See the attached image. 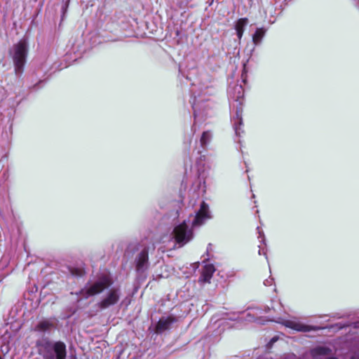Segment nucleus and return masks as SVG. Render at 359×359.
<instances>
[{
  "label": "nucleus",
  "instance_id": "obj_16",
  "mask_svg": "<svg viewBox=\"0 0 359 359\" xmlns=\"http://www.w3.org/2000/svg\"><path fill=\"white\" fill-rule=\"evenodd\" d=\"M69 3H70V0H62V6H61L62 20H63L65 18V15L67 11Z\"/></svg>",
  "mask_w": 359,
  "mask_h": 359
},
{
  "label": "nucleus",
  "instance_id": "obj_8",
  "mask_svg": "<svg viewBox=\"0 0 359 359\" xmlns=\"http://www.w3.org/2000/svg\"><path fill=\"white\" fill-rule=\"evenodd\" d=\"M215 271V268L212 264H205L203 269L201 276L199 278V281L202 283H209Z\"/></svg>",
  "mask_w": 359,
  "mask_h": 359
},
{
  "label": "nucleus",
  "instance_id": "obj_6",
  "mask_svg": "<svg viewBox=\"0 0 359 359\" xmlns=\"http://www.w3.org/2000/svg\"><path fill=\"white\" fill-rule=\"evenodd\" d=\"M149 255L147 249L142 250L136 258V269L138 272L145 271L149 266Z\"/></svg>",
  "mask_w": 359,
  "mask_h": 359
},
{
  "label": "nucleus",
  "instance_id": "obj_2",
  "mask_svg": "<svg viewBox=\"0 0 359 359\" xmlns=\"http://www.w3.org/2000/svg\"><path fill=\"white\" fill-rule=\"evenodd\" d=\"M210 218L211 212L209 209V205L205 202L203 201L201 203L200 208L196 212L194 219L191 222V224H190L189 219L188 221L184 220L173 229L172 235L176 243L179 245V247H182L193 239V227L203 225L205 222Z\"/></svg>",
  "mask_w": 359,
  "mask_h": 359
},
{
  "label": "nucleus",
  "instance_id": "obj_22",
  "mask_svg": "<svg viewBox=\"0 0 359 359\" xmlns=\"http://www.w3.org/2000/svg\"><path fill=\"white\" fill-rule=\"evenodd\" d=\"M351 359H359V354H355L351 357Z\"/></svg>",
  "mask_w": 359,
  "mask_h": 359
},
{
  "label": "nucleus",
  "instance_id": "obj_10",
  "mask_svg": "<svg viewBox=\"0 0 359 359\" xmlns=\"http://www.w3.org/2000/svg\"><path fill=\"white\" fill-rule=\"evenodd\" d=\"M53 325V323L47 320L40 321L34 328V330L39 332H46L49 331Z\"/></svg>",
  "mask_w": 359,
  "mask_h": 359
},
{
  "label": "nucleus",
  "instance_id": "obj_12",
  "mask_svg": "<svg viewBox=\"0 0 359 359\" xmlns=\"http://www.w3.org/2000/svg\"><path fill=\"white\" fill-rule=\"evenodd\" d=\"M233 90L237 93V95H233L232 99L238 102L239 105H241L243 97V89L241 86L237 85L234 87Z\"/></svg>",
  "mask_w": 359,
  "mask_h": 359
},
{
  "label": "nucleus",
  "instance_id": "obj_13",
  "mask_svg": "<svg viewBox=\"0 0 359 359\" xmlns=\"http://www.w3.org/2000/svg\"><path fill=\"white\" fill-rule=\"evenodd\" d=\"M212 140V133L210 131L203 133L200 139V143L202 147L205 148Z\"/></svg>",
  "mask_w": 359,
  "mask_h": 359
},
{
  "label": "nucleus",
  "instance_id": "obj_11",
  "mask_svg": "<svg viewBox=\"0 0 359 359\" xmlns=\"http://www.w3.org/2000/svg\"><path fill=\"white\" fill-rule=\"evenodd\" d=\"M266 29L264 28H257L255 34L252 36V41L255 46L261 43L262 39L264 38Z\"/></svg>",
  "mask_w": 359,
  "mask_h": 359
},
{
  "label": "nucleus",
  "instance_id": "obj_5",
  "mask_svg": "<svg viewBox=\"0 0 359 359\" xmlns=\"http://www.w3.org/2000/svg\"><path fill=\"white\" fill-rule=\"evenodd\" d=\"M281 324L294 330L302 332H307L318 330L320 328L316 326L307 325L294 320H283Z\"/></svg>",
  "mask_w": 359,
  "mask_h": 359
},
{
  "label": "nucleus",
  "instance_id": "obj_26",
  "mask_svg": "<svg viewBox=\"0 0 359 359\" xmlns=\"http://www.w3.org/2000/svg\"><path fill=\"white\" fill-rule=\"evenodd\" d=\"M0 359H3V358L0 356Z\"/></svg>",
  "mask_w": 359,
  "mask_h": 359
},
{
  "label": "nucleus",
  "instance_id": "obj_3",
  "mask_svg": "<svg viewBox=\"0 0 359 359\" xmlns=\"http://www.w3.org/2000/svg\"><path fill=\"white\" fill-rule=\"evenodd\" d=\"M36 346L43 359H66L67 346L61 341H52L47 338L38 340Z\"/></svg>",
  "mask_w": 359,
  "mask_h": 359
},
{
  "label": "nucleus",
  "instance_id": "obj_18",
  "mask_svg": "<svg viewBox=\"0 0 359 359\" xmlns=\"http://www.w3.org/2000/svg\"><path fill=\"white\" fill-rule=\"evenodd\" d=\"M192 108L194 109V116L196 120L200 116V114L197 111V104L195 102L192 104Z\"/></svg>",
  "mask_w": 359,
  "mask_h": 359
},
{
  "label": "nucleus",
  "instance_id": "obj_1",
  "mask_svg": "<svg viewBox=\"0 0 359 359\" xmlns=\"http://www.w3.org/2000/svg\"><path fill=\"white\" fill-rule=\"evenodd\" d=\"M111 284L112 282L109 278L103 277L83 289L81 293L84 298H88L104 292L97 306L104 310L116 304L121 297V289L118 287H110Z\"/></svg>",
  "mask_w": 359,
  "mask_h": 359
},
{
  "label": "nucleus",
  "instance_id": "obj_17",
  "mask_svg": "<svg viewBox=\"0 0 359 359\" xmlns=\"http://www.w3.org/2000/svg\"><path fill=\"white\" fill-rule=\"evenodd\" d=\"M328 349L325 347H319L315 349V352L319 355H324Z\"/></svg>",
  "mask_w": 359,
  "mask_h": 359
},
{
  "label": "nucleus",
  "instance_id": "obj_7",
  "mask_svg": "<svg viewBox=\"0 0 359 359\" xmlns=\"http://www.w3.org/2000/svg\"><path fill=\"white\" fill-rule=\"evenodd\" d=\"M176 321V318L173 316H168L161 318L156 326V331L157 333H162L164 331L170 329L172 325Z\"/></svg>",
  "mask_w": 359,
  "mask_h": 359
},
{
  "label": "nucleus",
  "instance_id": "obj_19",
  "mask_svg": "<svg viewBox=\"0 0 359 359\" xmlns=\"http://www.w3.org/2000/svg\"><path fill=\"white\" fill-rule=\"evenodd\" d=\"M273 282V278H269V279H266L264 280V284L266 286H269V285H272Z\"/></svg>",
  "mask_w": 359,
  "mask_h": 359
},
{
  "label": "nucleus",
  "instance_id": "obj_14",
  "mask_svg": "<svg viewBox=\"0 0 359 359\" xmlns=\"http://www.w3.org/2000/svg\"><path fill=\"white\" fill-rule=\"evenodd\" d=\"M248 23V20L246 18H240L236 24L235 29L236 30H243L244 32L245 26Z\"/></svg>",
  "mask_w": 359,
  "mask_h": 359
},
{
  "label": "nucleus",
  "instance_id": "obj_4",
  "mask_svg": "<svg viewBox=\"0 0 359 359\" xmlns=\"http://www.w3.org/2000/svg\"><path fill=\"white\" fill-rule=\"evenodd\" d=\"M27 52L28 45L25 40H21L17 44H15L10 52L17 76L21 75L23 72Z\"/></svg>",
  "mask_w": 359,
  "mask_h": 359
},
{
  "label": "nucleus",
  "instance_id": "obj_9",
  "mask_svg": "<svg viewBox=\"0 0 359 359\" xmlns=\"http://www.w3.org/2000/svg\"><path fill=\"white\" fill-rule=\"evenodd\" d=\"M233 124L236 134L240 135V126L243 124L241 107H236V115L233 117Z\"/></svg>",
  "mask_w": 359,
  "mask_h": 359
},
{
  "label": "nucleus",
  "instance_id": "obj_15",
  "mask_svg": "<svg viewBox=\"0 0 359 359\" xmlns=\"http://www.w3.org/2000/svg\"><path fill=\"white\" fill-rule=\"evenodd\" d=\"M229 319H231V320H245L248 321V322H252V321L255 320V318L251 313H247L245 315V316H242V317H238V316L236 318H230Z\"/></svg>",
  "mask_w": 359,
  "mask_h": 359
},
{
  "label": "nucleus",
  "instance_id": "obj_20",
  "mask_svg": "<svg viewBox=\"0 0 359 359\" xmlns=\"http://www.w3.org/2000/svg\"><path fill=\"white\" fill-rule=\"evenodd\" d=\"M236 34H237V36L239 39V41L241 39L242 36H243V30H236Z\"/></svg>",
  "mask_w": 359,
  "mask_h": 359
},
{
  "label": "nucleus",
  "instance_id": "obj_24",
  "mask_svg": "<svg viewBox=\"0 0 359 359\" xmlns=\"http://www.w3.org/2000/svg\"><path fill=\"white\" fill-rule=\"evenodd\" d=\"M245 67H246V65H245V64H244V65H243V70H244V71L245 70Z\"/></svg>",
  "mask_w": 359,
  "mask_h": 359
},
{
  "label": "nucleus",
  "instance_id": "obj_21",
  "mask_svg": "<svg viewBox=\"0 0 359 359\" xmlns=\"http://www.w3.org/2000/svg\"><path fill=\"white\" fill-rule=\"evenodd\" d=\"M259 255L263 254L264 255H266V252L264 251V249H262L260 246H259Z\"/></svg>",
  "mask_w": 359,
  "mask_h": 359
},
{
  "label": "nucleus",
  "instance_id": "obj_25",
  "mask_svg": "<svg viewBox=\"0 0 359 359\" xmlns=\"http://www.w3.org/2000/svg\"><path fill=\"white\" fill-rule=\"evenodd\" d=\"M262 242H263V243H264L265 240H264V238H262Z\"/></svg>",
  "mask_w": 359,
  "mask_h": 359
},
{
  "label": "nucleus",
  "instance_id": "obj_23",
  "mask_svg": "<svg viewBox=\"0 0 359 359\" xmlns=\"http://www.w3.org/2000/svg\"><path fill=\"white\" fill-rule=\"evenodd\" d=\"M257 230L259 231V237H264V233L263 232H261L260 230H259V228L258 227L257 228Z\"/></svg>",
  "mask_w": 359,
  "mask_h": 359
}]
</instances>
